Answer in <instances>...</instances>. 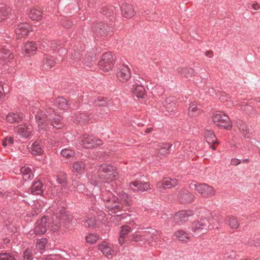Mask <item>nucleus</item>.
<instances>
[{
	"mask_svg": "<svg viewBox=\"0 0 260 260\" xmlns=\"http://www.w3.org/2000/svg\"><path fill=\"white\" fill-rule=\"evenodd\" d=\"M51 112H54L51 108L34 107L30 111V114L34 115L35 120L40 130H46L49 127V117Z\"/></svg>",
	"mask_w": 260,
	"mask_h": 260,
	"instance_id": "f257e3e1",
	"label": "nucleus"
},
{
	"mask_svg": "<svg viewBox=\"0 0 260 260\" xmlns=\"http://www.w3.org/2000/svg\"><path fill=\"white\" fill-rule=\"evenodd\" d=\"M101 187V197L104 202L106 208L114 212L115 210L119 209V204L115 202L117 199L116 196L111 191V189H112L111 182L108 181L104 182Z\"/></svg>",
	"mask_w": 260,
	"mask_h": 260,
	"instance_id": "f03ea898",
	"label": "nucleus"
},
{
	"mask_svg": "<svg viewBox=\"0 0 260 260\" xmlns=\"http://www.w3.org/2000/svg\"><path fill=\"white\" fill-rule=\"evenodd\" d=\"M53 216L55 217L56 220H59V221H56L54 218H53V222L51 226V230L53 232H66L68 229L70 224L69 217L67 214L66 209L61 206L57 207L53 212Z\"/></svg>",
	"mask_w": 260,
	"mask_h": 260,
	"instance_id": "7ed1b4c3",
	"label": "nucleus"
},
{
	"mask_svg": "<svg viewBox=\"0 0 260 260\" xmlns=\"http://www.w3.org/2000/svg\"><path fill=\"white\" fill-rule=\"evenodd\" d=\"M212 217L209 219L206 218H202L200 220L194 221L191 225V231L195 235L200 236L204 234L207 232L214 228V226L211 224V221H213Z\"/></svg>",
	"mask_w": 260,
	"mask_h": 260,
	"instance_id": "20e7f679",
	"label": "nucleus"
},
{
	"mask_svg": "<svg viewBox=\"0 0 260 260\" xmlns=\"http://www.w3.org/2000/svg\"><path fill=\"white\" fill-rule=\"evenodd\" d=\"M92 30L98 37H105L111 35L113 31V27L112 24L109 25L107 23L100 22L93 23Z\"/></svg>",
	"mask_w": 260,
	"mask_h": 260,
	"instance_id": "39448f33",
	"label": "nucleus"
},
{
	"mask_svg": "<svg viewBox=\"0 0 260 260\" xmlns=\"http://www.w3.org/2000/svg\"><path fill=\"white\" fill-rule=\"evenodd\" d=\"M99 177L105 180H112L116 176L117 173L115 167L108 164H103L99 166Z\"/></svg>",
	"mask_w": 260,
	"mask_h": 260,
	"instance_id": "423d86ee",
	"label": "nucleus"
},
{
	"mask_svg": "<svg viewBox=\"0 0 260 260\" xmlns=\"http://www.w3.org/2000/svg\"><path fill=\"white\" fill-rule=\"evenodd\" d=\"M116 198L117 199L115 202L119 204L120 208L119 209L115 210V211L114 212L112 210H108L109 213H115L121 210H125L126 209L124 208L125 206H128L132 204V198L131 196L128 195L123 191H119L117 193Z\"/></svg>",
	"mask_w": 260,
	"mask_h": 260,
	"instance_id": "0eeeda50",
	"label": "nucleus"
},
{
	"mask_svg": "<svg viewBox=\"0 0 260 260\" xmlns=\"http://www.w3.org/2000/svg\"><path fill=\"white\" fill-rule=\"evenodd\" d=\"M115 61V57L112 52H105L103 54L98 64L102 70L108 72L113 68Z\"/></svg>",
	"mask_w": 260,
	"mask_h": 260,
	"instance_id": "6e6552de",
	"label": "nucleus"
},
{
	"mask_svg": "<svg viewBox=\"0 0 260 260\" xmlns=\"http://www.w3.org/2000/svg\"><path fill=\"white\" fill-rule=\"evenodd\" d=\"M213 122L218 126L223 127L226 129L232 128V123L229 117L222 112L216 113L213 117Z\"/></svg>",
	"mask_w": 260,
	"mask_h": 260,
	"instance_id": "1a4fd4ad",
	"label": "nucleus"
},
{
	"mask_svg": "<svg viewBox=\"0 0 260 260\" xmlns=\"http://www.w3.org/2000/svg\"><path fill=\"white\" fill-rule=\"evenodd\" d=\"M80 144L86 149H92L102 144V141L92 136L84 135L80 137Z\"/></svg>",
	"mask_w": 260,
	"mask_h": 260,
	"instance_id": "9d476101",
	"label": "nucleus"
},
{
	"mask_svg": "<svg viewBox=\"0 0 260 260\" xmlns=\"http://www.w3.org/2000/svg\"><path fill=\"white\" fill-rule=\"evenodd\" d=\"M190 187L194 188V190L203 197L213 196L215 194V191L213 187L205 183L198 184L192 182L190 184Z\"/></svg>",
	"mask_w": 260,
	"mask_h": 260,
	"instance_id": "9b49d317",
	"label": "nucleus"
},
{
	"mask_svg": "<svg viewBox=\"0 0 260 260\" xmlns=\"http://www.w3.org/2000/svg\"><path fill=\"white\" fill-rule=\"evenodd\" d=\"M88 96V95H83L79 97V101L80 102V100H81V102L83 103V104L80 106L81 107L86 106L87 102V103H94L96 106L100 107H105L107 106V103L104 98L98 96L93 99L90 96L87 98Z\"/></svg>",
	"mask_w": 260,
	"mask_h": 260,
	"instance_id": "f8f14e48",
	"label": "nucleus"
},
{
	"mask_svg": "<svg viewBox=\"0 0 260 260\" xmlns=\"http://www.w3.org/2000/svg\"><path fill=\"white\" fill-rule=\"evenodd\" d=\"M133 94L138 98L144 99L146 96V91L139 80L131 82L129 84Z\"/></svg>",
	"mask_w": 260,
	"mask_h": 260,
	"instance_id": "ddd939ff",
	"label": "nucleus"
},
{
	"mask_svg": "<svg viewBox=\"0 0 260 260\" xmlns=\"http://www.w3.org/2000/svg\"><path fill=\"white\" fill-rule=\"evenodd\" d=\"M193 214L190 210H182L178 212L174 216V220L176 223L182 224L188 219V217Z\"/></svg>",
	"mask_w": 260,
	"mask_h": 260,
	"instance_id": "4468645a",
	"label": "nucleus"
},
{
	"mask_svg": "<svg viewBox=\"0 0 260 260\" xmlns=\"http://www.w3.org/2000/svg\"><path fill=\"white\" fill-rule=\"evenodd\" d=\"M48 219L46 216H43L38 220L34 228V233L35 235H42L47 231Z\"/></svg>",
	"mask_w": 260,
	"mask_h": 260,
	"instance_id": "2eb2a0df",
	"label": "nucleus"
},
{
	"mask_svg": "<svg viewBox=\"0 0 260 260\" xmlns=\"http://www.w3.org/2000/svg\"><path fill=\"white\" fill-rule=\"evenodd\" d=\"M117 77L121 82H125L131 77V72L129 67L123 64L119 68V71L117 73Z\"/></svg>",
	"mask_w": 260,
	"mask_h": 260,
	"instance_id": "dca6fc26",
	"label": "nucleus"
},
{
	"mask_svg": "<svg viewBox=\"0 0 260 260\" xmlns=\"http://www.w3.org/2000/svg\"><path fill=\"white\" fill-rule=\"evenodd\" d=\"M30 31V26L26 23H21L18 24L15 29V32L16 35L18 36V39L19 38L20 36L24 37L28 35Z\"/></svg>",
	"mask_w": 260,
	"mask_h": 260,
	"instance_id": "f3484780",
	"label": "nucleus"
},
{
	"mask_svg": "<svg viewBox=\"0 0 260 260\" xmlns=\"http://www.w3.org/2000/svg\"><path fill=\"white\" fill-rule=\"evenodd\" d=\"M178 200L182 204H189L192 202L194 196L187 190H181L178 194Z\"/></svg>",
	"mask_w": 260,
	"mask_h": 260,
	"instance_id": "a211bd4d",
	"label": "nucleus"
},
{
	"mask_svg": "<svg viewBox=\"0 0 260 260\" xmlns=\"http://www.w3.org/2000/svg\"><path fill=\"white\" fill-rule=\"evenodd\" d=\"M31 126L26 124L19 125L15 128L16 132L24 138H28L31 135Z\"/></svg>",
	"mask_w": 260,
	"mask_h": 260,
	"instance_id": "6ab92c4d",
	"label": "nucleus"
},
{
	"mask_svg": "<svg viewBox=\"0 0 260 260\" xmlns=\"http://www.w3.org/2000/svg\"><path fill=\"white\" fill-rule=\"evenodd\" d=\"M54 112H51V115L49 116L51 117V118L49 119V127H48V128H50L51 126L57 129L61 128L63 127V124L60 121V116L54 114Z\"/></svg>",
	"mask_w": 260,
	"mask_h": 260,
	"instance_id": "aec40b11",
	"label": "nucleus"
},
{
	"mask_svg": "<svg viewBox=\"0 0 260 260\" xmlns=\"http://www.w3.org/2000/svg\"><path fill=\"white\" fill-rule=\"evenodd\" d=\"M37 48V47L34 42H27L22 47V52L23 54L29 56L34 54Z\"/></svg>",
	"mask_w": 260,
	"mask_h": 260,
	"instance_id": "412c9836",
	"label": "nucleus"
},
{
	"mask_svg": "<svg viewBox=\"0 0 260 260\" xmlns=\"http://www.w3.org/2000/svg\"><path fill=\"white\" fill-rule=\"evenodd\" d=\"M13 57V55L8 47L0 45V59L4 60L8 59V61H9Z\"/></svg>",
	"mask_w": 260,
	"mask_h": 260,
	"instance_id": "4be33fe9",
	"label": "nucleus"
},
{
	"mask_svg": "<svg viewBox=\"0 0 260 260\" xmlns=\"http://www.w3.org/2000/svg\"><path fill=\"white\" fill-rule=\"evenodd\" d=\"M164 107H165L167 111L171 114L174 113L176 110V103L174 98L168 97L166 98L164 102L162 103Z\"/></svg>",
	"mask_w": 260,
	"mask_h": 260,
	"instance_id": "5701e85b",
	"label": "nucleus"
},
{
	"mask_svg": "<svg viewBox=\"0 0 260 260\" xmlns=\"http://www.w3.org/2000/svg\"><path fill=\"white\" fill-rule=\"evenodd\" d=\"M122 14L125 18H131L135 14L133 6L127 4H122L121 7Z\"/></svg>",
	"mask_w": 260,
	"mask_h": 260,
	"instance_id": "b1692460",
	"label": "nucleus"
},
{
	"mask_svg": "<svg viewBox=\"0 0 260 260\" xmlns=\"http://www.w3.org/2000/svg\"><path fill=\"white\" fill-rule=\"evenodd\" d=\"M95 54L93 52H89L85 55L82 62L88 68H90L94 64L96 60Z\"/></svg>",
	"mask_w": 260,
	"mask_h": 260,
	"instance_id": "393cba45",
	"label": "nucleus"
},
{
	"mask_svg": "<svg viewBox=\"0 0 260 260\" xmlns=\"http://www.w3.org/2000/svg\"><path fill=\"white\" fill-rule=\"evenodd\" d=\"M43 68L45 70H49L53 67L55 63L54 59L52 56L44 54L43 58Z\"/></svg>",
	"mask_w": 260,
	"mask_h": 260,
	"instance_id": "a878e982",
	"label": "nucleus"
},
{
	"mask_svg": "<svg viewBox=\"0 0 260 260\" xmlns=\"http://www.w3.org/2000/svg\"><path fill=\"white\" fill-rule=\"evenodd\" d=\"M76 49H77V47H76V48L72 49L71 50L69 54V58L72 60H70V61L72 62L73 63H76V66H80V60L82 55L80 52L76 50Z\"/></svg>",
	"mask_w": 260,
	"mask_h": 260,
	"instance_id": "bb28decb",
	"label": "nucleus"
},
{
	"mask_svg": "<svg viewBox=\"0 0 260 260\" xmlns=\"http://www.w3.org/2000/svg\"><path fill=\"white\" fill-rule=\"evenodd\" d=\"M98 249L106 257H108L109 255H112V252H114L111 247L110 245L106 242H103L101 244H99L98 245Z\"/></svg>",
	"mask_w": 260,
	"mask_h": 260,
	"instance_id": "cd10ccee",
	"label": "nucleus"
},
{
	"mask_svg": "<svg viewBox=\"0 0 260 260\" xmlns=\"http://www.w3.org/2000/svg\"><path fill=\"white\" fill-rule=\"evenodd\" d=\"M42 187V183L38 180L34 182L30 188V190L31 193L34 195H40L43 192Z\"/></svg>",
	"mask_w": 260,
	"mask_h": 260,
	"instance_id": "c85d7f7f",
	"label": "nucleus"
},
{
	"mask_svg": "<svg viewBox=\"0 0 260 260\" xmlns=\"http://www.w3.org/2000/svg\"><path fill=\"white\" fill-rule=\"evenodd\" d=\"M54 105L57 108L62 110H67L70 107L68 101L63 97H58L55 99Z\"/></svg>",
	"mask_w": 260,
	"mask_h": 260,
	"instance_id": "c756f323",
	"label": "nucleus"
},
{
	"mask_svg": "<svg viewBox=\"0 0 260 260\" xmlns=\"http://www.w3.org/2000/svg\"><path fill=\"white\" fill-rule=\"evenodd\" d=\"M74 117L75 121L81 124L86 123L89 120V116L84 111L82 113H76Z\"/></svg>",
	"mask_w": 260,
	"mask_h": 260,
	"instance_id": "7c9ffc66",
	"label": "nucleus"
},
{
	"mask_svg": "<svg viewBox=\"0 0 260 260\" xmlns=\"http://www.w3.org/2000/svg\"><path fill=\"white\" fill-rule=\"evenodd\" d=\"M171 147V145L170 144H163L159 146L157 149V156L159 158L168 155L170 152V149Z\"/></svg>",
	"mask_w": 260,
	"mask_h": 260,
	"instance_id": "2f4dec72",
	"label": "nucleus"
},
{
	"mask_svg": "<svg viewBox=\"0 0 260 260\" xmlns=\"http://www.w3.org/2000/svg\"><path fill=\"white\" fill-rule=\"evenodd\" d=\"M20 172L23 175V179L24 181H27L33 178L34 175L30 168L27 166L21 167Z\"/></svg>",
	"mask_w": 260,
	"mask_h": 260,
	"instance_id": "473e14b6",
	"label": "nucleus"
},
{
	"mask_svg": "<svg viewBox=\"0 0 260 260\" xmlns=\"http://www.w3.org/2000/svg\"><path fill=\"white\" fill-rule=\"evenodd\" d=\"M86 164L82 161H77L73 164V171L79 174L84 172L86 168Z\"/></svg>",
	"mask_w": 260,
	"mask_h": 260,
	"instance_id": "72a5a7b5",
	"label": "nucleus"
},
{
	"mask_svg": "<svg viewBox=\"0 0 260 260\" xmlns=\"http://www.w3.org/2000/svg\"><path fill=\"white\" fill-rule=\"evenodd\" d=\"M23 118V114L18 113H11L6 116V119L10 123L19 122Z\"/></svg>",
	"mask_w": 260,
	"mask_h": 260,
	"instance_id": "f704fd0d",
	"label": "nucleus"
},
{
	"mask_svg": "<svg viewBox=\"0 0 260 260\" xmlns=\"http://www.w3.org/2000/svg\"><path fill=\"white\" fill-rule=\"evenodd\" d=\"M31 154L32 155H41L44 152L41 141H36L31 145Z\"/></svg>",
	"mask_w": 260,
	"mask_h": 260,
	"instance_id": "c9c22d12",
	"label": "nucleus"
},
{
	"mask_svg": "<svg viewBox=\"0 0 260 260\" xmlns=\"http://www.w3.org/2000/svg\"><path fill=\"white\" fill-rule=\"evenodd\" d=\"M204 135L206 142L209 144H213L217 143V139L212 131L206 130L205 132Z\"/></svg>",
	"mask_w": 260,
	"mask_h": 260,
	"instance_id": "e433bc0d",
	"label": "nucleus"
},
{
	"mask_svg": "<svg viewBox=\"0 0 260 260\" xmlns=\"http://www.w3.org/2000/svg\"><path fill=\"white\" fill-rule=\"evenodd\" d=\"M178 73L182 76L188 78L191 77L194 73V70L189 67L179 68L177 69Z\"/></svg>",
	"mask_w": 260,
	"mask_h": 260,
	"instance_id": "4c0bfd02",
	"label": "nucleus"
},
{
	"mask_svg": "<svg viewBox=\"0 0 260 260\" xmlns=\"http://www.w3.org/2000/svg\"><path fill=\"white\" fill-rule=\"evenodd\" d=\"M11 9L7 8L5 4H0V21L6 19L10 12Z\"/></svg>",
	"mask_w": 260,
	"mask_h": 260,
	"instance_id": "58836bf2",
	"label": "nucleus"
},
{
	"mask_svg": "<svg viewBox=\"0 0 260 260\" xmlns=\"http://www.w3.org/2000/svg\"><path fill=\"white\" fill-rule=\"evenodd\" d=\"M42 12L37 9H31L28 13L29 17L32 20H39L42 18Z\"/></svg>",
	"mask_w": 260,
	"mask_h": 260,
	"instance_id": "ea45409f",
	"label": "nucleus"
},
{
	"mask_svg": "<svg viewBox=\"0 0 260 260\" xmlns=\"http://www.w3.org/2000/svg\"><path fill=\"white\" fill-rule=\"evenodd\" d=\"M175 235L179 239L183 242H187L189 239V236L188 234L183 230H178L175 233Z\"/></svg>",
	"mask_w": 260,
	"mask_h": 260,
	"instance_id": "a19ab883",
	"label": "nucleus"
},
{
	"mask_svg": "<svg viewBox=\"0 0 260 260\" xmlns=\"http://www.w3.org/2000/svg\"><path fill=\"white\" fill-rule=\"evenodd\" d=\"M237 126L239 131L242 133L243 137L245 138H249V129L247 128V126L245 123H243L242 121H240L237 123Z\"/></svg>",
	"mask_w": 260,
	"mask_h": 260,
	"instance_id": "79ce46f5",
	"label": "nucleus"
},
{
	"mask_svg": "<svg viewBox=\"0 0 260 260\" xmlns=\"http://www.w3.org/2000/svg\"><path fill=\"white\" fill-rule=\"evenodd\" d=\"M226 223L229 224L232 229H237L240 225L239 221L236 217L232 216L228 217Z\"/></svg>",
	"mask_w": 260,
	"mask_h": 260,
	"instance_id": "37998d69",
	"label": "nucleus"
},
{
	"mask_svg": "<svg viewBox=\"0 0 260 260\" xmlns=\"http://www.w3.org/2000/svg\"><path fill=\"white\" fill-rule=\"evenodd\" d=\"M50 43L51 42L49 40L45 38L40 39L38 44L39 48L41 50L48 51L51 48Z\"/></svg>",
	"mask_w": 260,
	"mask_h": 260,
	"instance_id": "c03bdc74",
	"label": "nucleus"
},
{
	"mask_svg": "<svg viewBox=\"0 0 260 260\" xmlns=\"http://www.w3.org/2000/svg\"><path fill=\"white\" fill-rule=\"evenodd\" d=\"M63 44L60 42V41L58 40H54L51 41L50 43V48L52 49L54 51H56L57 50H61V53H66V50L62 49Z\"/></svg>",
	"mask_w": 260,
	"mask_h": 260,
	"instance_id": "a18cd8bd",
	"label": "nucleus"
},
{
	"mask_svg": "<svg viewBox=\"0 0 260 260\" xmlns=\"http://www.w3.org/2000/svg\"><path fill=\"white\" fill-rule=\"evenodd\" d=\"M166 188H170L175 187L178 185V180L176 179H171L170 178H165L163 179Z\"/></svg>",
	"mask_w": 260,
	"mask_h": 260,
	"instance_id": "49530a36",
	"label": "nucleus"
},
{
	"mask_svg": "<svg viewBox=\"0 0 260 260\" xmlns=\"http://www.w3.org/2000/svg\"><path fill=\"white\" fill-rule=\"evenodd\" d=\"M95 223L96 220L94 217H88L87 219H84L81 221L82 225L89 228H93L95 226Z\"/></svg>",
	"mask_w": 260,
	"mask_h": 260,
	"instance_id": "de8ad7c7",
	"label": "nucleus"
},
{
	"mask_svg": "<svg viewBox=\"0 0 260 260\" xmlns=\"http://www.w3.org/2000/svg\"><path fill=\"white\" fill-rule=\"evenodd\" d=\"M148 240V238L146 237L145 235H140L137 233L133 234L132 236L131 239V241L134 242H146Z\"/></svg>",
	"mask_w": 260,
	"mask_h": 260,
	"instance_id": "09e8293b",
	"label": "nucleus"
},
{
	"mask_svg": "<svg viewBox=\"0 0 260 260\" xmlns=\"http://www.w3.org/2000/svg\"><path fill=\"white\" fill-rule=\"evenodd\" d=\"M60 153L62 156L66 158H70L72 157L75 155L74 151L72 149L69 148H65L62 149L60 151Z\"/></svg>",
	"mask_w": 260,
	"mask_h": 260,
	"instance_id": "8fccbe9b",
	"label": "nucleus"
},
{
	"mask_svg": "<svg viewBox=\"0 0 260 260\" xmlns=\"http://www.w3.org/2000/svg\"><path fill=\"white\" fill-rule=\"evenodd\" d=\"M56 181L58 183L66 185L67 184V174L63 172L59 173L56 176Z\"/></svg>",
	"mask_w": 260,
	"mask_h": 260,
	"instance_id": "3c124183",
	"label": "nucleus"
},
{
	"mask_svg": "<svg viewBox=\"0 0 260 260\" xmlns=\"http://www.w3.org/2000/svg\"><path fill=\"white\" fill-rule=\"evenodd\" d=\"M47 239L46 238H41L38 239L36 242V248L40 250H44L45 246L47 243Z\"/></svg>",
	"mask_w": 260,
	"mask_h": 260,
	"instance_id": "603ef678",
	"label": "nucleus"
},
{
	"mask_svg": "<svg viewBox=\"0 0 260 260\" xmlns=\"http://www.w3.org/2000/svg\"><path fill=\"white\" fill-rule=\"evenodd\" d=\"M99 237L95 234H89L86 236V242L89 244H93L95 243L99 239Z\"/></svg>",
	"mask_w": 260,
	"mask_h": 260,
	"instance_id": "864d4df0",
	"label": "nucleus"
},
{
	"mask_svg": "<svg viewBox=\"0 0 260 260\" xmlns=\"http://www.w3.org/2000/svg\"><path fill=\"white\" fill-rule=\"evenodd\" d=\"M198 110L197 105L196 103H191L188 109V114L192 117L196 116L197 114L196 112Z\"/></svg>",
	"mask_w": 260,
	"mask_h": 260,
	"instance_id": "5fc2aeb1",
	"label": "nucleus"
},
{
	"mask_svg": "<svg viewBox=\"0 0 260 260\" xmlns=\"http://www.w3.org/2000/svg\"><path fill=\"white\" fill-rule=\"evenodd\" d=\"M149 187V184L148 182H140L138 189H134L133 191H140L141 192H144L147 190Z\"/></svg>",
	"mask_w": 260,
	"mask_h": 260,
	"instance_id": "6e6d98bb",
	"label": "nucleus"
},
{
	"mask_svg": "<svg viewBox=\"0 0 260 260\" xmlns=\"http://www.w3.org/2000/svg\"><path fill=\"white\" fill-rule=\"evenodd\" d=\"M114 9V7L112 6H110L109 7L105 6L103 7L102 9V13L104 15H107L108 16H111V13L113 14V11Z\"/></svg>",
	"mask_w": 260,
	"mask_h": 260,
	"instance_id": "4d7b16f0",
	"label": "nucleus"
},
{
	"mask_svg": "<svg viewBox=\"0 0 260 260\" xmlns=\"http://www.w3.org/2000/svg\"><path fill=\"white\" fill-rule=\"evenodd\" d=\"M130 228L128 225H124L121 227V231L120 232V235L121 239H124L125 236H126L130 231Z\"/></svg>",
	"mask_w": 260,
	"mask_h": 260,
	"instance_id": "13d9d810",
	"label": "nucleus"
},
{
	"mask_svg": "<svg viewBox=\"0 0 260 260\" xmlns=\"http://www.w3.org/2000/svg\"><path fill=\"white\" fill-rule=\"evenodd\" d=\"M0 260H16V259L12 254L5 252L0 254Z\"/></svg>",
	"mask_w": 260,
	"mask_h": 260,
	"instance_id": "bf43d9fd",
	"label": "nucleus"
},
{
	"mask_svg": "<svg viewBox=\"0 0 260 260\" xmlns=\"http://www.w3.org/2000/svg\"><path fill=\"white\" fill-rule=\"evenodd\" d=\"M13 143L14 140L11 137H7L2 141V144L4 147L11 146Z\"/></svg>",
	"mask_w": 260,
	"mask_h": 260,
	"instance_id": "052dcab7",
	"label": "nucleus"
},
{
	"mask_svg": "<svg viewBox=\"0 0 260 260\" xmlns=\"http://www.w3.org/2000/svg\"><path fill=\"white\" fill-rule=\"evenodd\" d=\"M23 260H33L32 254L30 249H27L24 251Z\"/></svg>",
	"mask_w": 260,
	"mask_h": 260,
	"instance_id": "680f3d73",
	"label": "nucleus"
},
{
	"mask_svg": "<svg viewBox=\"0 0 260 260\" xmlns=\"http://www.w3.org/2000/svg\"><path fill=\"white\" fill-rule=\"evenodd\" d=\"M61 25L66 28H70L73 26V22L67 19H62L60 22Z\"/></svg>",
	"mask_w": 260,
	"mask_h": 260,
	"instance_id": "e2e57ef3",
	"label": "nucleus"
},
{
	"mask_svg": "<svg viewBox=\"0 0 260 260\" xmlns=\"http://www.w3.org/2000/svg\"><path fill=\"white\" fill-rule=\"evenodd\" d=\"M248 244L250 246H260V241L258 239H256V240L249 239L248 242Z\"/></svg>",
	"mask_w": 260,
	"mask_h": 260,
	"instance_id": "0e129e2a",
	"label": "nucleus"
},
{
	"mask_svg": "<svg viewBox=\"0 0 260 260\" xmlns=\"http://www.w3.org/2000/svg\"><path fill=\"white\" fill-rule=\"evenodd\" d=\"M140 182V181H135L130 182L129 185L130 188L133 191L134 189H138Z\"/></svg>",
	"mask_w": 260,
	"mask_h": 260,
	"instance_id": "69168bd1",
	"label": "nucleus"
},
{
	"mask_svg": "<svg viewBox=\"0 0 260 260\" xmlns=\"http://www.w3.org/2000/svg\"><path fill=\"white\" fill-rule=\"evenodd\" d=\"M165 184L164 183L163 180L159 181L156 184V187L160 191H163V190L166 189V187H165Z\"/></svg>",
	"mask_w": 260,
	"mask_h": 260,
	"instance_id": "338daca9",
	"label": "nucleus"
},
{
	"mask_svg": "<svg viewBox=\"0 0 260 260\" xmlns=\"http://www.w3.org/2000/svg\"><path fill=\"white\" fill-rule=\"evenodd\" d=\"M59 256L56 255L50 254L48 255L44 260H58Z\"/></svg>",
	"mask_w": 260,
	"mask_h": 260,
	"instance_id": "774afa93",
	"label": "nucleus"
}]
</instances>
